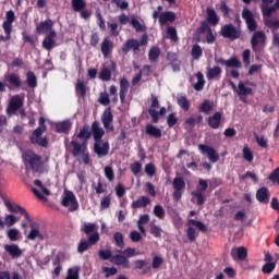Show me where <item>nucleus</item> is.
<instances>
[{
  "instance_id": "c03bdc74",
  "label": "nucleus",
  "mask_w": 279,
  "mask_h": 279,
  "mask_svg": "<svg viewBox=\"0 0 279 279\" xmlns=\"http://www.w3.org/2000/svg\"><path fill=\"white\" fill-rule=\"evenodd\" d=\"M76 95H80L84 99L86 97V83L84 81H77L75 86Z\"/></svg>"
},
{
  "instance_id": "3c124183",
  "label": "nucleus",
  "mask_w": 279,
  "mask_h": 279,
  "mask_svg": "<svg viewBox=\"0 0 279 279\" xmlns=\"http://www.w3.org/2000/svg\"><path fill=\"white\" fill-rule=\"evenodd\" d=\"M113 241H114L117 247H120L121 250H123V247H125V241L123 240V233L116 232L113 234Z\"/></svg>"
},
{
  "instance_id": "a18cd8bd",
  "label": "nucleus",
  "mask_w": 279,
  "mask_h": 279,
  "mask_svg": "<svg viewBox=\"0 0 279 279\" xmlns=\"http://www.w3.org/2000/svg\"><path fill=\"white\" fill-rule=\"evenodd\" d=\"M131 25L136 32H147V26L141 24L138 20H136V16L131 17Z\"/></svg>"
},
{
  "instance_id": "603ef678",
  "label": "nucleus",
  "mask_w": 279,
  "mask_h": 279,
  "mask_svg": "<svg viewBox=\"0 0 279 279\" xmlns=\"http://www.w3.org/2000/svg\"><path fill=\"white\" fill-rule=\"evenodd\" d=\"M80 270L81 268L78 266L69 268L65 279H80Z\"/></svg>"
},
{
  "instance_id": "f704fd0d",
  "label": "nucleus",
  "mask_w": 279,
  "mask_h": 279,
  "mask_svg": "<svg viewBox=\"0 0 279 279\" xmlns=\"http://www.w3.org/2000/svg\"><path fill=\"white\" fill-rule=\"evenodd\" d=\"M213 101L209 99H205L198 107V112H202L203 114H210L213 112Z\"/></svg>"
},
{
  "instance_id": "cd10ccee",
  "label": "nucleus",
  "mask_w": 279,
  "mask_h": 279,
  "mask_svg": "<svg viewBox=\"0 0 279 279\" xmlns=\"http://www.w3.org/2000/svg\"><path fill=\"white\" fill-rule=\"evenodd\" d=\"M71 128H73V124L69 120L58 122L56 124L58 134H69V132H71Z\"/></svg>"
},
{
  "instance_id": "13d9d810",
  "label": "nucleus",
  "mask_w": 279,
  "mask_h": 279,
  "mask_svg": "<svg viewBox=\"0 0 279 279\" xmlns=\"http://www.w3.org/2000/svg\"><path fill=\"white\" fill-rule=\"evenodd\" d=\"M167 36L170 38V40H173V43H178V31L173 26H169L167 28Z\"/></svg>"
},
{
  "instance_id": "6e6d98bb",
  "label": "nucleus",
  "mask_w": 279,
  "mask_h": 279,
  "mask_svg": "<svg viewBox=\"0 0 279 279\" xmlns=\"http://www.w3.org/2000/svg\"><path fill=\"white\" fill-rule=\"evenodd\" d=\"M104 171L105 178H107L109 182H114V169L112 168V166H106Z\"/></svg>"
},
{
  "instance_id": "393cba45",
  "label": "nucleus",
  "mask_w": 279,
  "mask_h": 279,
  "mask_svg": "<svg viewBox=\"0 0 279 279\" xmlns=\"http://www.w3.org/2000/svg\"><path fill=\"white\" fill-rule=\"evenodd\" d=\"M256 199L259 204H269V190L267 187H260L256 192Z\"/></svg>"
},
{
  "instance_id": "2eb2a0df",
  "label": "nucleus",
  "mask_w": 279,
  "mask_h": 279,
  "mask_svg": "<svg viewBox=\"0 0 279 279\" xmlns=\"http://www.w3.org/2000/svg\"><path fill=\"white\" fill-rule=\"evenodd\" d=\"M23 108V98L21 96H13L8 105L7 114H16L17 110Z\"/></svg>"
},
{
  "instance_id": "e433bc0d",
  "label": "nucleus",
  "mask_w": 279,
  "mask_h": 279,
  "mask_svg": "<svg viewBox=\"0 0 279 279\" xmlns=\"http://www.w3.org/2000/svg\"><path fill=\"white\" fill-rule=\"evenodd\" d=\"M26 84L28 88H36L38 86V78H36V74L33 71L26 73Z\"/></svg>"
},
{
  "instance_id": "0e129e2a",
  "label": "nucleus",
  "mask_w": 279,
  "mask_h": 279,
  "mask_svg": "<svg viewBox=\"0 0 279 279\" xmlns=\"http://www.w3.org/2000/svg\"><path fill=\"white\" fill-rule=\"evenodd\" d=\"M163 263H165V259L162 257L160 256L153 257L151 269H160Z\"/></svg>"
},
{
  "instance_id": "4d7b16f0",
  "label": "nucleus",
  "mask_w": 279,
  "mask_h": 279,
  "mask_svg": "<svg viewBox=\"0 0 279 279\" xmlns=\"http://www.w3.org/2000/svg\"><path fill=\"white\" fill-rule=\"evenodd\" d=\"M153 213L155 215V217H157V219H165V208L162 207V205H156L153 209Z\"/></svg>"
},
{
  "instance_id": "c85d7f7f",
  "label": "nucleus",
  "mask_w": 279,
  "mask_h": 279,
  "mask_svg": "<svg viewBox=\"0 0 279 279\" xmlns=\"http://www.w3.org/2000/svg\"><path fill=\"white\" fill-rule=\"evenodd\" d=\"M177 16L174 12L167 11L159 15V24L160 25H167V23H173L175 21Z\"/></svg>"
},
{
  "instance_id": "de8ad7c7",
  "label": "nucleus",
  "mask_w": 279,
  "mask_h": 279,
  "mask_svg": "<svg viewBox=\"0 0 279 279\" xmlns=\"http://www.w3.org/2000/svg\"><path fill=\"white\" fill-rule=\"evenodd\" d=\"M264 24L269 29H279V20L271 19V17H264Z\"/></svg>"
},
{
  "instance_id": "b1692460",
  "label": "nucleus",
  "mask_w": 279,
  "mask_h": 279,
  "mask_svg": "<svg viewBox=\"0 0 279 279\" xmlns=\"http://www.w3.org/2000/svg\"><path fill=\"white\" fill-rule=\"evenodd\" d=\"M149 204H151V199L149 197L141 196L140 198H137L135 202L131 204V208L133 210H136L138 208H147Z\"/></svg>"
},
{
  "instance_id": "680f3d73",
  "label": "nucleus",
  "mask_w": 279,
  "mask_h": 279,
  "mask_svg": "<svg viewBox=\"0 0 279 279\" xmlns=\"http://www.w3.org/2000/svg\"><path fill=\"white\" fill-rule=\"evenodd\" d=\"M242 154L246 162H252L254 160V154L252 153V149H250V147H244Z\"/></svg>"
},
{
  "instance_id": "49530a36",
  "label": "nucleus",
  "mask_w": 279,
  "mask_h": 279,
  "mask_svg": "<svg viewBox=\"0 0 279 279\" xmlns=\"http://www.w3.org/2000/svg\"><path fill=\"white\" fill-rule=\"evenodd\" d=\"M118 256H124V258H126V260H129L128 258H132L134 256H136V250H134L133 247H128L126 250L122 251H117Z\"/></svg>"
},
{
  "instance_id": "f8f14e48",
  "label": "nucleus",
  "mask_w": 279,
  "mask_h": 279,
  "mask_svg": "<svg viewBox=\"0 0 279 279\" xmlns=\"http://www.w3.org/2000/svg\"><path fill=\"white\" fill-rule=\"evenodd\" d=\"M112 121H114L112 109L107 108L101 114V123L108 132H114V124H112Z\"/></svg>"
},
{
  "instance_id": "f03ea898",
  "label": "nucleus",
  "mask_w": 279,
  "mask_h": 279,
  "mask_svg": "<svg viewBox=\"0 0 279 279\" xmlns=\"http://www.w3.org/2000/svg\"><path fill=\"white\" fill-rule=\"evenodd\" d=\"M93 136V131H90V128L84 126L80 130L78 134L76 135V138H81L83 142L80 144L77 140L71 141L72 149V156H80V154H84L86 149H88V141H90V137Z\"/></svg>"
},
{
  "instance_id": "4c0bfd02",
  "label": "nucleus",
  "mask_w": 279,
  "mask_h": 279,
  "mask_svg": "<svg viewBox=\"0 0 279 279\" xmlns=\"http://www.w3.org/2000/svg\"><path fill=\"white\" fill-rule=\"evenodd\" d=\"M196 78L197 82L193 85L194 90H204V86H206V80H204V74L202 72H197Z\"/></svg>"
},
{
  "instance_id": "0eeeda50",
  "label": "nucleus",
  "mask_w": 279,
  "mask_h": 279,
  "mask_svg": "<svg viewBox=\"0 0 279 279\" xmlns=\"http://www.w3.org/2000/svg\"><path fill=\"white\" fill-rule=\"evenodd\" d=\"M220 35L222 38H229V40H239L241 38V29H238L232 24H226L220 28Z\"/></svg>"
},
{
  "instance_id": "09e8293b",
  "label": "nucleus",
  "mask_w": 279,
  "mask_h": 279,
  "mask_svg": "<svg viewBox=\"0 0 279 279\" xmlns=\"http://www.w3.org/2000/svg\"><path fill=\"white\" fill-rule=\"evenodd\" d=\"M158 58H160V48L158 47H153L148 51V60L150 62H157Z\"/></svg>"
},
{
  "instance_id": "7c9ffc66",
  "label": "nucleus",
  "mask_w": 279,
  "mask_h": 279,
  "mask_svg": "<svg viewBox=\"0 0 279 279\" xmlns=\"http://www.w3.org/2000/svg\"><path fill=\"white\" fill-rule=\"evenodd\" d=\"M191 195L192 204H196V206H204V204H206V196H204V193L194 191L191 193Z\"/></svg>"
},
{
  "instance_id": "c9c22d12",
  "label": "nucleus",
  "mask_w": 279,
  "mask_h": 279,
  "mask_svg": "<svg viewBox=\"0 0 279 279\" xmlns=\"http://www.w3.org/2000/svg\"><path fill=\"white\" fill-rule=\"evenodd\" d=\"M97 223L85 222L83 227H81V232L90 236V234H95L97 232Z\"/></svg>"
},
{
  "instance_id": "f3484780",
  "label": "nucleus",
  "mask_w": 279,
  "mask_h": 279,
  "mask_svg": "<svg viewBox=\"0 0 279 279\" xmlns=\"http://www.w3.org/2000/svg\"><path fill=\"white\" fill-rule=\"evenodd\" d=\"M117 72V63L114 61H110L109 68H104L99 73V80L102 82H110L112 80V73Z\"/></svg>"
},
{
  "instance_id": "473e14b6",
  "label": "nucleus",
  "mask_w": 279,
  "mask_h": 279,
  "mask_svg": "<svg viewBox=\"0 0 279 279\" xmlns=\"http://www.w3.org/2000/svg\"><path fill=\"white\" fill-rule=\"evenodd\" d=\"M207 23L210 25H218L219 24V16L217 15V11L213 8H207Z\"/></svg>"
},
{
  "instance_id": "6ab92c4d",
  "label": "nucleus",
  "mask_w": 279,
  "mask_h": 279,
  "mask_svg": "<svg viewBox=\"0 0 279 279\" xmlns=\"http://www.w3.org/2000/svg\"><path fill=\"white\" fill-rule=\"evenodd\" d=\"M130 51H141V44L137 39H128L122 46L123 53H130Z\"/></svg>"
},
{
  "instance_id": "5701e85b",
  "label": "nucleus",
  "mask_w": 279,
  "mask_h": 279,
  "mask_svg": "<svg viewBox=\"0 0 279 279\" xmlns=\"http://www.w3.org/2000/svg\"><path fill=\"white\" fill-rule=\"evenodd\" d=\"M128 90H130V82L128 78L122 77L120 80V101L121 104H125V97H128Z\"/></svg>"
},
{
  "instance_id": "1a4fd4ad",
  "label": "nucleus",
  "mask_w": 279,
  "mask_h": 279,
  "mask_svg": "<svg viewBox=\"0 0 279 279\" xmlns=\"http://www.w3.org/2000/svg\"><path fill=\"white\" fill-rule=\"evenodd\" d=\"M4 81L8 84L9 90H19V88L23 86V81L21 80V75L14 72L5 74Z\"/></svg>"
},
{
  "instance_id": "69168bd1",
  "label": "nucleus",
  "mask_w": 279,
  "mask_h": 279,
  "mask_svg": "<svg viewBox=\"0 0 279 279\" xmlns=\"http://www.w3.org/2000/svg\"><path fill=\"white\" fill-rule=\"evenodd\" d=\"M111 3L120 8V10H128V8H130V2L125 0H111Z\"/></svg>"
},
{
  "instance_id": "423d86ee",
  "label": "nucleus",
  "mask_w": 279,
  "mask_h": 279,
  "mask_svg": "<svg viewBox=\"0 0 279 279\" xmlns=\"http://www.w3.org/2000/svg\"><path fill=\"white\" fill-rule=\"evenodd\" d=\"M61 204L65 208H69L70 213H75V210H78L80 208V203H77V198H75V194H73V192L69 190L64 191V197ZM69 204H70V207H69Z\"/></svg>"
},
{
  "instance_id": "20e7f679",
  "label": "nucleus",
  "mask_w": 279,
  "mask_h": 279,
  "mask_svg": "<svg viewBox=\"0 0 279 279\" xmlns=\"http://www.w3.org/2000/svg\"><path fill=\"white\" fill-rule=\"evenodd\" d=\"M22 158L26 167H31L32 171H35V173H40L43 169V157L34 153V150H26L23 153Z\"/></svg>"
},
{
  "instance_id": "39448f33",
  "label": "nucleus",
  "mask_w": 279,
  "mask_h": 279,
  "mask_svg": "<svg viewBox=\"0 0 279 279\" xmlns=\"http://www.w3.org/2000/svg\"><path fill=\"white\" fill-rule=\"evenodd\" d=\"M251 45L254 53H263L265 51V45H267V35H265V32H255L251 38Z\"/></svg>"
},
{
  "instance_id": "a211bd4d",
  "label": "nucleus",
  "mask_w": 279,
  "mask_h": 279,
  "mask_svg": "<svg viewBox=\"0 0 279 279\" xmlns=\"http://www.w3.org/2000/svg\"><path fill=\"white\" fill-rule=\"evenodd\" d=\"M235 93L240 97V101L245 102V97H247V95H254V89H252V87H246L245 83L240 81Z\"/></svg>"
},
{
  "instance_id": "72a5a7b5",
  "label": "nucleus",
  "mask_w": 279,
  "mask_h": 279,
  "mask_svg": "<svg viewBox=\"0 0 279 279\" xmlns=\"http://www.w3.org/2000/svg\"><path fill=\"white\" fill-rule=\"evenodd\" d=\"M92 189L95 191L96 195H102V193H106L108 190V184L99 179L97 183L92 184Z\"/></svg>"
},
{
  "instance_id": "ea45409f",
  "label": "nucleus",
  "mask_w": 279,
  "mask_h": 279,
  "mask_svg": "<svg viewBox=\"0 0 279 279\" xmlns=\"http://www.w3.org/2000/svg\"><path fill=\"white\" fill-rule=\"evenodd\" d=\"M172 186L174 191H184L186 189V182H184V178L177 177L172 181Z\"/></svg>"
},
{
  "instance_id": "412c9836",
  "label": "nucleus",
  "mask_w": 279,
  "mask_h": 279,
  "mask_svg": "<svg viewBox=\"0 0 279 279\" xmlns=\"http://www.w3.org/2000/svg\"><path fill=\"white\" fill-rule=\"evenodd\" d=\"M223 117V113L216 111L211 117L207 119V123L211 130H219V126L221 125V119Z\"/></svg>"
},
{
  "instance_id": "2f4dec72",
  "label": "nucleus",
  "mask_w": 279,
  "mask_h": 279,
  "mask_svg": "<svg viewBox=\"0 0 279 279\" xmlns=\"http://www.w3.org/2000/svg\"><path fill=\"white\" fill-rule=\"evenodd\" d=\"M53 28V21L46 20L45 22L39 23L36 27L37 34H45V32H51Z\"/></svg>"
},
{
  "instance_id": "4468645a",
  "label": "nucleus",
  "mask_w": 279,
  "mask_h": 279,
  "mask_svg": "<svg viewBox=\"0 0 279 279\" xmlns=\"http://www.w3.org/2000/svg\"><path fill=\"white\" fill-rule=\"evenodd\" d=\"M216 64H221V66H227V69H241L242 64L239 58L231 57L230 59L226 60L223 58H216Z\"/></svg>"
},
{
  "instance_id": "aec40b11",
  "label": "nucleus",
  "mask_w": 279,
  "mask_h": 279,
  "mask_svg": "<svg viewBox=\"0 0 279 279\" xmlns=\"http://www.w3.org/2000/svg\"><path fill=\"white\" fill-rule=\"evenodd\" d=\"M56 31H50L43 40V47L46 51H51L56 47Z\"/></svg>"
},
{
  "instance_id": "4be33fe9",
  "label": "nucleus",
  "mask_w": 279,
  "mask_h": 279,
  "mask_svg": "<svg viewBox=\"0 0 279 279\" xmlns=\"http://www.w3.org/2000/svg\"><path fill=\"white\" fill-rule=\"evenodd\" d=\"M5 206L10 213H20L21 215L25 216L26 221L32 223V218H29V214L27 213L26 208L21 207L20 205H12V203H5Z\"/></svg>"
},
{
  "instance_id": "052dcab7",
  "label": "nucleus",
  "mask_w": 279,
  "mask_h": 279,
  "mask_svg": "<svg viewBox=\"0 0 279 279\" xmlns=\"http://www.w3.org/2000/svg\"><path fill=\"white\" fill-rule=\"evenodd\" d=\"M238 260H245L247 258V248L245 246H240L236 248Z\"/></svg>"
},
{
  "instance_id": "9b49d317",
  "label": "nucleus",
  "mask_w": 279,
  "mask_h": 279,
  "mask_svg": "<svg viewBox=\"0 0 279 279\" xmlns=\"http://www.w3.org/2000/svg\"><path fill=\"white\" fill-rule=\"evenodd\" d=\"M31 231L27 234L28 241H45L47 239V233L40 232V226L37 222H31L29 225Z\"/></svg>"
},
{
  "instance_id": "ddd939ff",
  "label": "nucleus",
  "mask_w": 279,
  "mask_h": 279,
  "mask_svg": "<svg viewBox=\"0 0 279 279\" xmlns=\"http://www.w3.org/2000/svg\"><path fill=\"white\" fill-rule=\"evenodd\" d=\"M242 19L246 22L247 29H250V32H256L258 25L256 24V20L254 19V13H252L250 9H243Z\"/></svg>"
},
{
  "instance_id": "bf43d9fd",
  "label": "nucleus",
  "mask_w": 279,
  "mask_h": 279,
  "mask_svg": "<svg viewBox=\"0 0 279 279\" xmlns=\"http://www.w3.org/2000/svg\"><path fill=\"white\" fill-rule=\"evenodd\" d=\"M208 190V181L204 180V179H199L198 180V185L196 186V193H204L205 191Z\"/></svg>"
},
{
  "instance_id": "bb28decb",
  "label": "nucleus",
  "mask_w": 279,
  "mask_h": 279,
  "mask_svg": "<svg viewBox=\"0 0 279 279\" xmlns=\"http://www.w3.org/2000/svg\"><path fill=\"white\" fill-rule=\"evenodd\" d=\"M5 252L12 256V258H21L23 256V251L16 244L4 245Z\"/></svg>"
},
{
  "instance_id": "a19ab883",
  "label": "nucleus",
  "mask_w": 279,
  "mask_h": 279,
  "mask_svg": "<svg viewBox=\"0 0 279 279\" xmlns=\"http://www.w3.org/2000/svg\"><path fill=\"white\" fill-rule=\"evenodd\" d=\"M177 104L182 110H184V112H189V110H191V102L189 101V98H186V96H180L177 99Z\"/></svg>"
},
{
  "instance_id": "864d4df0",
  "label": "nucleus",
  "mask_w": 279,
  "mask_h": 279,
  "mask_svg": "<svg viewBox=\"0 0 279 279\" xmlns=\"http://www.w3.org/2000/svg\"><path fill=\"white\" fill-rule=\"evenodd\" d=\"M187 226H194L201 232H206V230H207L206 225H204V222H202L199 220H195V219L187 220Z\"/></svg>"
},
{
  "instance_id": "6e6552de",
  "label": "nucleus",
  "mask_w": 279,
  "mask_h": 279,
  "mask_svg": "<svg viewBox=\"0 0 279 279\" xmlns=\"http://www.w3.org/2000/svg\"><path fill=\"white\" fill-rule=\"evenodd\" d=\"M99 232L88 235L87 241H81L77 245L78 254H84V252H88L90 250V245H97L99 243Z\"/></svg>"
},
{
  "instance_id": "58836bf2",
  "label": "nucleus",
  "mask_w": 279,
  "mask_h": 279,
  "mask_svg": "<svg viewBox=\"0 0 279 279\" xmlns=\"http://www.w3.org/2000/svg\"><path fill=\"white\" fill-rule=\"evenodd\" d=\"M221 68L216 65L207 71V80H217V77H221Z\"/></svg>"
},
{
  "instance_id": "a878e982",
  "label": "nucleus",
  "mask_w": 279,
  "mask_h": 279,
  "mask_svg": "<svg viewBox=\"0 0 279 279\" xmlns=\"http://www.w3.org/2000/svg\"><path fill=\"white\" fill-rule=\"evenodd\" d=\"M112 49H114V44L108 37H105V39L101 43L102 56H105V58H108L110 56Z\"/></svg>"
},
{
  "instance_id": "e2e57ef3",
  "label": "nucleus",
  "mask_w": 279,
  "mask_h": 279,
  "mask_svg": "<svg viewBox=\"0 0 279 279\" xmlns=\"http://www.w3.org/2000/svg\"><path fill=\"white\" fill-rule=\"evenodd\" d=\"M167 125L168 128H174V125H178V116L175 112H172L167 118Z\"/></svg>"
},
{
  "instance_id": "338daca9",
  "label": "nucleus",
  "mask_w": 279,
  "mask_h": 279,
  "mask_svg": "<svg viewBox=\"0 0 279 279\" xmlns=\"http://www.w3.org/2000/svg\"><path fill=\"white\" fill-rule=\"evenodd\" d=\"M98 101L101 106H110V96L107 93H100Z\"/></svg>"
},
{
  "instance_id": "79ce46f5",
  "label": "nucleus",
  "mask_w": 279,
  "mask_h": 279,
  "mask_svg": "<svg viewBox=\"0 0 279 279\" xmlns=\"http://www.w3.org/2000/svg\"><path fill=\"white\" fill-rule=\"evenodd\" d=\"M191 56L193 60H199L204 56V50L198 44L193 45Z\"/></svg>"
},
{
  "instance_id": "774afa93",
  "label": "nucleus",
  "mask_w": 279,
  "mask_h": 279,
  "mask_svg": "<svg viewBox=\"0 0 279 279\" xmlns=\"http://www.w3.org/2000/svg\"><path fill=\"white\" fill-rule=\"evenodd\" d=\"M268 180H270V182L279 184V168L275 169L270 173V175L268 177Z\"/></svg>"
},
{
  "instance_id": "f257e3e1",
  "label": "nucleus",
  "mask_w": 279,
  "mask_h": 279,
  "mask_svg": "<svg viewBox=\"0 0 279 279\" xmlns=\"http://www.w3.org/2000/svg\"><path fill=\"white\" fill-rule=\"evenodd\" d=\"M92 132L94 137V153L98 156V158H104V156H108L110 153V143L104 142L101 144V138L106 136V131L104 128L99 126V122L94 121L92 123Z\"/></svg>"
},
{
  "instance_id": "dca6fc26",
  "label": "nucleus",
  "mask_w": 279,
  "mask_h": 279,
  "mask_svg": "<svg viewBox=\"0 0 279 279\" xmlns=\"http://www.w3.org/2000/svg\"><path fill=\"white\" fill-rule=\"evenodd\" d=\"M16 21V14L13 10H9L5 13V21L2 23V29L4 34H12V25Z\"/></svg>"
},
{
  "instance_id": "c756f323",
  "label": "nucleus",
  "mask_w": 279,
  "mask_h": 279,
  "mask_svg": "<svg viewBox=\"0 0 279 279\" xmlns=\"http://www.w3.org/2000/svg\"><path fill=\"white\" fill-rule=\"evenodd\" d=\"M146 134L153 138H162V130L154 124L146 125Z\"/></svg>"
},
{
  "instance_id": "7ed1b4c3",
  "label": "nucleus",
  "mask_w": 279,
  "mask_h": 279,
  "mask_svg": "<svg viewBox=\"0 0 279 279\" xmlns=\"http://www.w3.org/2000/svg\"><path fill=\"white\" fill-rule=\"evenodd\" d=\"M98 256L100 260H110V263H113V265H117L118 267H123V269H130V259L123 255H112V252L110 250H100L98 252Z\"/></svg>"
},
{
  "instance_id": "37998d69",
  "label": "nucleus",
  "mask_w": 279,
  "mask_h": 279,
  "mask_svg": "<svg viewBox=\"0 0 279 279\" xmlns=\"http://www.w3.org/2000/svg\"><path fill=\"white\" fill-rule=\"evenodd\" d=\"M276 10H278V8H276L275 4L272 7L265 4L262 5V14L264 19H271V15L274 14V12H276Z\"/></svg>"
},
{
  "instance_id": "8fccbe9b",
  "label": "nucleus",
  "mask_w": 279,
  "mask_h": 279,
  "mask_svg": "<svg viewBox=\"0 0 279 279\" xmlns=\"http://www.w3.org/2000/svg\"><path fill=\"white\" fill-rule=\"evenodd\" d=\"M72 9L74 12H80L82 10H86V1L85 0H72Z\"/></svg>"
},
{
  "instance_id": "9d476101",
  "label": "nucleus",
  "mask_w": 279,
  "mask_h": 279,
  "mask_svg": "<svg viewBox=\"0 0 279 279\" xmlns=\"http://www.w3.org/2000/svg\"><path fill=\"white\" fill-rule=\"evenodd\" d=\"M198 149L203 156H207L208 160L213 163L219 162V154L217 153V149L214 147L206 145V144H199Z\"/></svg>"
},
{
  "instance_id": "5fc2aeb1",
  "label": "nucleus",
  "mask_w": 279,
  "mask_h": 279,
  "mask_svg": "<svg viewBox=\"0 0 279 279\" xmlns=\"http://www.w3.org/2000/svg\"><path fill=\"white\" fill-rule=\"evenodd\" d=\"M32 145H39V147H49L47 137L31 138Z\"/></svg>"
}]
</instances>
